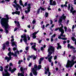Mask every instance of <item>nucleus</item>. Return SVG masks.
<instances>
[{"label": "nucleus", "instance_id": "4c0bfd02", "mask_svg": "<svg viewBox=\"0 0 76 76\" xmlns=\"http://www.w3.org/2000/svg\"><path fill=\"white\" fill-rule=\"evenodd\" d=\"M56 34H53V35L52 36L51 38H54V37H56Z\"/></svg>", "mask_w": 76, "mask_h": 76}, {"label": "nucleus", "instance_id": "4468645a", "mask_svg": "<svg viewBox=\"0 0 76 76\" xmlns=\"http://www.w3.org/2000/svg\"><path fill=\"white\" fill-rule=\"evenodd\" d=\"M34 69V70H38V66L37 65L35 64L34 66V67L32 69V70H33V69Z\"/></svg>", "mask_w": 76, "mask_h": 76}, {"label": "nucleus", "instance_id": "a18cd8bd", "mask_svg": "<svg viewBox=\"0 0 76 76\" xmlns=\"http://www.w3.org/2000/svg\"><path fill=\"white\" fill-rule=\"evenodd\" d=\"M18 28H15L14 29V32H15V31H16L17 30H18Z\"/></svg>", "mask_w": 76, "mask_h": 76}, {"label": "nucleus", "instance_id": "412c9836", "mask_svg": "<svg viewBox=\"0 0 76 76\" xmlns=\"http://www.w3.org/2000/svg\"><path fill=\"white\" fill-rule=\"evenodd\" d=\"M15 70H16V68H15L12 69L11 71L10 72H11V73H14Z\"/></svg>", "mask_w": 76, "mask_h": 76}, {"label": "nucleus", "instance_id": "c85d7f7f", "mask_svg": "<svg viewBox=\"0 0 76 76\" xmlns=\"http://www.w3.org/2000/svg\"><path fill=\"white\" fill-rule=\"evenodd\" d=\"M0 68L1 69H0V71L1 72H3V67H2L1 66H0Z\"/></svg>", "mask_w": 76, "mask_h": 76}, {"label": "nucleus", "instance_id": "2f4dec72", "mask_svg": "<svg viewBox=\"0 0 76 76\" xmlns=\"http://www.w3.org/2000/svg\"><path fill=\"white\" fill-rule=\"evenodd\" d=\"M71 39L72 40V41H75V37H71Z\"/></svg>", "mask_w": 76, "mask_h": 76}, {"label": "nucleus", "instance_id": "f257e3e1", "mask_svg": "<svg viewBox=\"0 0 76 76\" xmlns=\"http://www.w3.org/2000/svg\"><path fill=\"white\" fill-rule=\"evenodd\" d=\"M48 51L49 52L48 54V56L45 58V59H47L48 57H50L53 53H54V52H55V48L52 46H51L50 48H48Z\"/></svg>", "mask_w": 76, "mask_h": 76}, {"label": "nucleus", "instance_id": "680f3d73", "mask_svg": "<svg viewBox=\"0 0 76 76\" xmlns=\"http://www.w3.org/2000/svg\"><path fill=\"white\" fill-rule=\"evenodd\" d=\"M53 66H54V64L53 63V62H52L51 63V66H52V67H53Z\"/></svg>", "mask_w": 76, "mask_h": 76}, {"label": "nucleus", "instance_id": "ea45409f", "mask_svg": "<svg viewBox=\"0 0 76 76\" xmlns=\"http://www.w3.org/2000/svg\"><path fill=\"white\" fill-rule=\"evenodd\" d=\"M71 10H70V12H72L73 10L74 9L73 8V7H71Z\"/></svg>", "mask_w": 76, "mask_h": 76}, {"label": "nucleus", "instance_id": "bf43d9fd", "mask_svg": "<svg viewBox=\"0 0 76 76\" xmlns=\"http://www.w3.org/2000/svg\"><path fill=\"white\" fill-rule=\"evenodd\" d=\"M42 63V61H40L39 60V64H41Z\"/></svg>", "mask_w": 76, "mask_h": 76}, {"label": "nucleus", "instance_id": "72a5a7b5", "mask_svg": "<svg viewBox=\"0 0 76 76\" xmlns=\"http://www.w3.org/2000/svg\"><path fill=\"white\" fill-rule=\"evenodd\" d=\"M61 39H62L63 40H67V38L66 37H62L61 38Z\"/></svg>", "mask_w": 76, "mask_h": 76}, {"label": "nucleus", "instance_id": "603ef678", "mask_svg": "<svg viewBox=\"0 0 76 76\" xmlns=\"http://www.w3.org/2000/svg\"><path fill=\"white\" fill-rule=\"evenodd\" d=\"M36 23V21L35 20H33L32 21L33 24H34V23Z\"/></svg>", "mask_w": 76, "mask_h": 76}, {"label": "nucleus", "instance_id": "e433bc0d", "mask_svg": "<svg viewBox=\"0 0 76 76\" xmlns=\"http://www.w3.org/2000/svg\"><path fill=\"white\" fill-rule=\"evenodd\" d=\"M32 49H34V48H35L36 47V45H34L33 46H32Z\"/></svg>", "mask_w": 76, "mask_h": 76}, {"label": "nucleus", "instance_id": "e2e57ef3", "mask_svg": "<svg viewBox=\"0 0 76 76\" xmlns=\"http://www.w3.org/2000/svg\"><path fill=\"white\" fill-rule=\"evenodd\" d=\"M42 28V29H44V28H45V25H43Z\"/></svg>", "mask_w": 76, "mask_h": 76}, {"label": "nucleus", "instance_id": "0eeeda50", "mask_svg": "<svg viewBox=\"0 0 76 76\" xmlns=\"http://www.w3.org/2000/svg\"><path fill=\"white\" fill-rule=\"evenodd\" d=\"M45 69L46 70V71H45V75H47L48 72V76H50L51 75V73L50 72V69H49V67H48L47 69H46V67H45Z\"/></svg>", "mask_w": 76, "mask_h": 76}, {"label": "nucleus", "instance_id": "5701e85b", "mask_svg": "<svg viewBox=\"0 0 76 76\" xmlns=\"http://www.w3.org/2000/svg\"><path fill=\"white\" fill-rule=\"evenodd\" d=\"M41 67H42V65H39L37 66V69H38V70H40V69H41Z\"/></svg>", "mask_w": 76, "mask_h": 76}, {"label": "nucleus", "instance_id": "9d476101", "mask_svg": "<svg viewBox=\"0 0 76 76\" xmlns=\"http://www.w3.org/2000/svg\"><path fill=\"white\" fill-rule=\"evenodd\" d=\"M8 70V69H4V71L6 73V74H4V72H3V76H7L6 75H10V74H9V72L7 71Z\"/></svg>", "mask_w": 76, "mask_h": 76}, {"label": "nucleus", "instance_id": "423d86ee", "mask_svg": "<svg viewBox=\"0 0 76 76\" xmlns=\"http://www.w3.org/2000/svg\"><path fill=\"white\" fill-rule=\"evenodd\" d=\"M13 50L14 51V57H18V55H17V53H18V54H19V50H17L16 51H15V50H18V48H16V47H14L13 48Z\"/></svg>", "mask_w": 76, "mask_h": 76}, {"label": "nucleus", "instance_id": "f8f14e48", "mask_svg": "<svg viewBox=\"0 0 76 76\" xmlns=\"http://www.w3.org/2000/svg\"><path fill=\"white\" fill-rule=\"evenodd\" d=\"M34 70V69H33V70H32V72L34 76H37V70Z\"/></svg>", "mask_w": 76, "mask_h": 76}, {"label": "nucleus", "instance_id": "a878e982", "mask_svg": "<svg viewBox=\"0 0 76 76\" xmlns=\"http://www.w3.org/2000/svg\"><path fill=\"white\" fill-rule=\"evenodd\" d=\"M76 10H74V11H72V12H70V13H72V14L73 15H75V13H76Z\"/></svg>", "mask_w": 76, "mask_h": 76}, {"label": "nucleus", "instance_id": "79ce46f5", "mask_svg": "<svg viewBox=\"0 0 76 76\" xmlns=\"http://www.w3.org/2000/svg\"><path fill=\"white\" fill-rule=\"evenodd\" d=\"M64 29H65V32H66V31H67V28L66 26L64 27Z\"/></svg>", "mask_w": 76, "mask_h": 76}, {"label": "nucleus", "instance_id": "864d4df0", "mask_svg": "<svg viewBox=\"0 0 76 76\" xmlns=\"http://www.w3.org/2000/svg\"><path fill=\"white\" fill-rule=\"evenodd\" d=\"M27 38H28V40L29 41L30 40V37H29V35H27Z\"/></svg>", "mask_w": 76, "mask_h": 76}, {"label": "nucleus", "instance_id": "3c124183", "mask_svg": "<svg viewBox=\"0 0 76 76\" xmlns=\"http://www.w3.org/2000/svg\"><path fill=\"white\" fill-rule=\"evenodd\" d=\"M6 45H9V42L7 41L6 42Z\"/></svg>", "mask_w": 76, "mask_h": 76}, {"label": "nucleus", "instance_id": "7c9ffc66", "mask_svg": "<svg viewBox=\"0 0 76 76\" xmlns=\"http://www.w3.org/2000/svg\"><path fill=\"white\" fill-rule=\"evenodd\" d=\"M23 61V60H19L18 61V64H21V62H22Z\"/></svg>", "mask_w": 76, "mask_h": 76}, {"label": "nucleus", "instance_id": "4d7b16f0", "mask_svg": "<svg viewBox=\"0 0 76 76\" xmlns=\"http://www.w3.org/2000/svg\"><path fill=\"white\" fill-rule=\"evenodd\" d=\"M57 58V56H55L54 57V60H56Z\"/></svg>", "mask_w": 76, "mask_h": 76}, {"label": "nucleus", "instance_id": "13d9d810", "mask_svg": "<svg viewBox=\"0 0 76 76\" xmlns=\"http://www.w3.org/2000/svg\"><path fill=\"white\" fill-rule=\"evenodd\" d=\"M11 70H12V68L10 67H9V71H10V72L11 71Z\"/></svg>", "mask_w": 76, "mask_h": 76}, {"label": "nucleus", "instance_id": "6e6552de", "mask_svg": "<svg viewBox=\"0 0 76 76\" xmlns=\"http://www.w3.org/2000/svg\"><path fill=\"white\" fill-rule=\"evenodd\" d=\"M14 40L15 39H11V42H12V43H11L12 45V47H14V46H15V47H17V45L15 43L16 42L14 41Z\"/></svg>", "mask_w": 76, "mask_h": 76}, {"label": "nucleus", "instance_id": "1a4fd4ad", "mask_svg": "<svg viewBox=\"0 0 76 76\" xmlns=\"http://www.w3.org/2000/svg\"><path fill=\"white\" fill-rule=\"evenodd\" d=\"M75 63H76V61H74V62H69L68 63V64L70 66L69 67L70 68L73 67V66L75 64Z\"/></svg>", "mask_w": 76, "mask_h": 76}, {"label": "nucleus", "instance_id": "aec40b11", "mask_svg": "<svg viewBox=\"0 0 76 76\" xmlns=\"http://www.w3.org/2000/svg\"><path fill=\"white\" fill-rule=\"evenodd\" d=\"M39 30H38L37 32H35L34 33H33L32 34V35L33 36H35L36 35V34H38V32H39Z\"/></svg>", "mask_w": 76, "mask_h": 76}, {"label": "nucleus", "instance_id": "cd10ccee", "mask_svg": "<svg viewBox=\"0 0 76 76\" xmlns=\"http://www.w3.org/2000/svg\"><path fill=\"white\" fill-rule=\"evenodd\" d=\"M45 18H47L48 16V13L46 12L45 13Z\"/></svg>", "mask_w": 76, "mask_h": 76}, {"label": "nucleus", "instance_id": "338daca9", "mask_svg": "<svg viewBox=\"0 0 76 76\" xmlns=\"http://www.w3.org/2000/svg\"><path fill=\"white\" fill-rule=\"evenodd\" d=\"M30 76H33V75H32V72H31L30 74Z\"/></svg>", "mask_w": 76, "mask_h": 76}, {"label": "nucleus", "instance_id": "9b49d317", "mask_svg": "<svg viewBox=\"0 0 76 76\" xmlns=\"http://www.w3.org/2000/svg\"><path fill=\"white\" fill-rule=\"evenodd\" d=\"M75 56H73L72 57V59H71V61H69V60H68L67 63H69V62H72V63H73L74 62V61L75 60Z\"/></svg>", "mask_w": 76, "mask_h": 76}, {"label": "nucleus", "instance_id": "09e8293b", "mask_svg": "<svg viewBox=\"0 0 76 76\" xmlns=\"http://www.w3.org/2000/svg\"><path fill=\"white\" fill-rule=\"evenodd\" d=\"M32 38L33 39H35V38H37V36H33Z\"/></svg>", "mask_w": 76, "mask_h": 76}, {"label": "nucleus", "instance_id": "c9c22d12", "mask_svg": "<svg viewBox=\"0 0 76 76\" xmlns=\"http://www.w3.org/2000/svg\"><path fill=\"white\" fill-rule=\"evenodd\" d=\"M68 10H70V4H68Z\"/></svg>", "mask_w": 76, "mask_h": 76}, {"label": "nucleus", "instance_id": "20e7f679", "mask_svg": "<svg viewBox=\"0 0 76 76\" xmlns=\"http://www.w3.org/2000/svg\"><path fill=\"white\" fill-rule=\"evenodd\" d=\"M12 54V52L11 51H10L9 52V53H8V56H9V57H8L7 56H6L5 58V59L6 60H7V62H8L10 60H12V57L11 56V54Z\"/></svg>", "mask_w": 76, "mask_h": 76}, {"label": "nucleus", "instance_id": "a211bd4d", "mask_svg": "<svg viewBox=\"0 0 76 76\" xmlns=\"http://www.w3.org/2000/svg\"><path fill=\"white\" fill-rule=\"evenodd\" d=\"M63 17L61 16V18H59V21H58V23H61V22L63 21Z\"/></svg>", "mask_w": 76, "mask_h": 76}, {"label": "nucleus", "instance_id": "bb28decb", "mask_svg": "<svg viewBox=\"0 0 76 76\" xmlns=\"http://www.w3.org/2000/svg\"><path fill=\"white\" fill-rule=\"evenodd\" d=\"M40 9L42 10V11H45V8H42V7H40Z\"/></svg>", "mask_w": 76, "mask_h": 76}, {"label": "nucleus", "instance_id": "ddd939ff", "mask_svg": "<svg viewBox=\"0 0 76 76\" xmlns=\"http://www.w3.org/2000/svg\"><path fill=\"white\" fill-rule=\"evenodd\" d=\"M59 31H60L61 32V36H63V35L64 34V30L63 29H59Z\"/></svg>", "mask_w": 76, "mask_h": 76}, {"label": "nucleus", "instance_id": "2eb2a0df", "mask_svg": "<svg viewBox=\"0 0 76 76\" xmlns=\"http://www.w3.org/2000/svg\"><path fill=\"white\" fill-rule=\"evenodd\" d=\"M57 45H58V47L57 48V50H59V49H61V46L60 45V43H57Z\"/></svg>", "mask_w": 76, "mask_h": 76}, {"label": "nucleus", "instance_id": "393cba45", "mask_svg": "<svg viewBox=\"0 0 76 76\" xmlns=\"http://www.w3.org/2000/svg\"><path fill=\"white\" fill-rule=\"evenodd\" d=\"M3 50H4L6 49V45H5V44L4 43L3 44V48H2Z\"/></svg>", "mask_w": 76, "mask_h": 76}, {"label": "nucleus", "instance_id": "b1692460", "mask_svg": "<svg viewBox=\"0 0 76 76\" xmlns=\"http://www.w3.org/2000/svg\"><path fill=\"white\" fill-rule=\"evenodd\" d=\"M41 9H40V8H39L37 10V11L36 12L37 14L38 15L39 14V12H40V10Z\"/></svg>", "mask_w": 76, "mask_h": 76}, {"label": "nucleus", "instance_id": "f03ea898", "mask_svg": "<svg viewBox=\"0 0 76 76\" xmlns=\"http://www.w3.org/2000/svg\"><path fill=\"white\" fill-rule=\"evenodd\" d=\"M6 18H2L0 20V23L2 24H9V15H5Z\"/></svg>", "mask_w": 76, "mask_h": 76}, {"label": "nucleus", "instance_id": "f704fd0d", "mask_svg": "<svg viewBox=\"0 0 76 76\" xmlns=\"http://www.w3.org/2000/svg\"><path fill=\"white\" fill-rule=\"evenodd\" d=\"M44 57L41 58H40L39 60L42 61H43V60H44Z\"/></svg>", "mask_w": 76, "mask_h": 76}, {"label": "nucleus", "instance_id": "de8ad7c7", "mask_svg": "<svg viewBox=\"0 0 76 76\" xmlns=\"http://www.w3.org/2000/svg\"><path fill=\"white\" fill-rule=\"evenodd\" d=\"M9 65L7 64V66H5L6 69H8L9 68Z\"/></svg>", "mask_w": 76, "mask_h": 76}, {"label": "nucleus", "instance_id": "39448f33", "mask_svg": "<svg viewBox=\"0 0 76 76\" xmlns=\"http://www.w3.org/2000/svg\"><path fill=\"white\" fill-rule=\"evenodd\" d=\"M21 38H23V41L25 42L26 44H27V37H26V34H23V35L21 36Z\"/></svg>", "mask_w": 76, "mask_h": 76}, {"label": "nucleus", "instance_id": "5fc2aeb1", "mask_svg": "<svg viewBox=\"0 0 76 76\" xmlns=\"http://www.w3.org/2000/svg\"><path fill=\"white\" fill-rule=\"evenodd\" d=\"M28 50H29V48H28V47H26V51H28Z\"/></svg>", "mask_w": 76, "mask_h": 76}, {"label": "nucleus", "instance_id": "c756f323", "mask_svg": "<svg viewBox=\"0 0 76 76\" xmlns=\"http://www.w3.org/2000/svg\"><path fill=\"white\" fill-rule=\"evenodd\" d=\"M25 70V68L23 69V67H22V66L20 68V70L21 72L22 71H23V70Z\"/></svg>", "mask_w": 76, "mask_h": 76}, {"label": "nucleus", "instance_id": "49530a36", "mask_svg": "<svg viewBox=\"0 0 76 76\" xmlns=\"http://www.w3.org/2000/svg\"><path fill=\"white\" fill-rule=\"evenodd\" d=\"M53 0H50V5H51L52 3V2H53Z\"/></svg>", "mask_w": 76, "mask_h": 76}, {"label": "nucleus", "instance_id": "6ab92c4d", "mask_svg": "<svg viewBox=\"0 0 76 76\" xmlns=\"http://www.w3.org/2000/svg\"><path fill=\"white\" fill-rule=\"evenodd\" d=\"M61 17H62V20L64 19V20H65V19L66 18V16H64V14H63Z\"/></svg>", "mask_w": 76, "mask_h": 76}, {"label": "nucleus", "instance_id": "774afa93", "mask_svg": "<svg viewBox=\"0 0 76 76\" xmlns=\"http://www.w3.org/2000/svg\"><path fill=\"white\" fill-rule=\"evenodd\" d=\"M20 76H24V75L23 74H22V73H20Z\"/></svg>", "mask_w": 76, "mask_h": 76}, {"label": "nucleus", "instance_id": "58836bf2", "mask_svg": "<svg viewBox=\"0 0 76 76\" xmlns=\"http://www.w3.org/2000/svg\"><path fill=\"white\" fill-rule=\"evenodd\" d=\"M63 24H61V27H60V28L59 29H63Z\"/></svg>", "mask_w": 76, "mask_h": 76}, {"label": "nucleus", "instance_id": "6e6d98bb", "mask_svg": "<svg viewBox=\"0 0 76 76\" xmlns=\"http://www.w3.org/2000/svg\"><path fill=\"white\" fill-rule=\"evenodd\" d=\"M61 37H62V36H61V34H60V36L58 37V39H61Z\"/></svg>", "mask_w": 76, "mask_h": 76}, {"label": "nucleus", "instance_id": "052dcab7", "mask_svg": "<svg viewBox=\"0 0 76 76\" xmlns=\"http://www.w3.org/2000/svg\"><path fill=\"white\" fill-rule=\"evenodd\" d=\"M31 65H32V63H30L28 65V66L31 67Z\"/></svg>", "mask_w": 76, "mask_h": 76}, {"label": "nucleus", "instance_id": "7ed1b4c3", "mask_svg": "<svg viewBox=\"0 0 76 76\" xmlns=\"http://www.w3.org/2000/svg\"><path fill=\"white\" fill-rule=\"evenodd\" d=\"M2 26H4V27L5 30V33L6 34H8L9 33V31L7 29H9V24H2L1 23Z\"/></svg>", "mask_w": 76, "mask_h": 76}, {"label": "nucleus", "instance_id": "8fccbe9b", "mask_svg": "<svg viewBox=\"0 0 76 76\" xmlns=\"http://www.w3.org/2000/svg\"><path fill=\"white\" fill-rule=\"evenodd\" d=\"M27 5H28V2H26L24 4V6H27Z\"/></svg>", "mask_w": 76, "mask_h": 76}, {"label": "nucleus", "instance_id": "a19ab883", "mask_svg": "<svg viewBox=\"0 0 76 76\" xmlns=\"http://www.w3.org/2000/svg\"><path fill=\"white\" fill-rule=\"evenodd\" d=\"M67 31L68 32H69L72 31V30L70 28H68L67 29Z\"/></svg>", "mask_w": 76, "mask_h": 76}, {"label": "nucleus", "instance_id": "dca6fc26", "mask_svg": "<svg viewBox=\"0 0 76 76\" xmlns=\"http://www.w3.org/2000/svg\"><path fill=\"white\" fill-rule=\"evenodd\" d=\"M57 4L56 1H54L52 2V3L51 4V6H56Z\"/></svg>", "mask_w": 76, "mask_h": 76}, {"label": "nucleus", "instance_id": "f3484780", "mask_svg": "<svg viewBox=\"0 0 76 76\" xmlns=\"http://www.w3.org/2000/svg\"><path fill=\"white\" fill-rule=\"evenodd\" d=\"M52 58L53 56H50V57L48 58V60L49 62H50V63H51V59H52Z\"/></svg>", "mask_w": 76, "mask_h": 76}, {"label": "nucleus", "instance_id": "69168bd1", "mask_svg": "<svg viewBox=\"0 0 76 76\" xmlns=\"http://www.w3.org/2000/svg\"><path fill=\"white\" fill-rule=\"evenodd\" d=\"M14 3H17V1H16V0H15L13 2Z\"/></svg>", "mask_w": 76, "mask_h": 76}, {"label": "nucleus", "instance_id": "473e14b6", "mask_svg": "<svg viewBox=\"0 0 76 76\" xmlns=\"http://www.w3.org/2000/svg\"><path fill=\"white\" fill-rule=\"evenodd\" d=\"M70 49H73V50H75V48L73 46H71L70 47Z\"/></svg>", "mask_w": 76, "mask_h": 76}, {"label": "nucleus", "instance_id": "37998d69", "mask_svg": "<svg viewBox=\"0 0 76 76\" xmlns=\"http://www.w3.org/2000/svg\"><path fill=\"white\" fill-rule=\"evenodd\" d=\"M58 29H60V28L59 27L55 28V31H58Z\"/></svg>", "mask_w": 76, "mask_h": 76}, {"label": "nucleus", "instance_id": "0e129e2a", "mask_svg": "<svg viewBox=\"0 0 76 76\" xmlns=\"http://www.w3.org/2000/svg\"><path fill=\"white\" fill-rule=\"evenodd\" d=\"M49 25H50V24H47L45 26V27H47L48 26H49Z\"/></svg>", "mask_w": 76, "mask_h": 76}, {"label": "nucleus", "instance_id": "c03bdc74", "mask_svg": "<svg viewBox=\"0 0 76 76\" xmlns=\"http://www.w3.org/2000/svg\"><path fill=\"white\" fill-rule=\"evenodd\" d=\"M33 58L34 60H35V59H36V58H37V57H36V56H35V55H33Z\"/></svg>", "mask_w": 76, "mask_h": 76}, {"label": "nucleus", "instance_id": "4be33fe9", "mask_svg": "<svg viewBox=\"0 0 76 76\" xmlns=\"http://www.w3.org/2000/svg\"><path fill=\"white\" fill-rule=\"evenodd\" d=\"M15 14L16 15H20V11H16L15 12Z\"/></svg>", "mask_w": 76, "mask_h": 76}]
</instances>
